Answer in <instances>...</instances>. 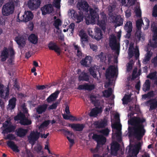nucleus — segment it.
Listing matches in <instances>:
<instances>
[{
    "label": "nucleus",
    "mask_w": 157,
    "mask_h": 157,
    "mask_svg": "<svg viewBox=\"0 0 157 157\" xmlns=\"http://www.w3.org/2000/svg\"><path fill=\"white\" fill-rule=\"evenodd\" d=\"M145 121V119L143 118L135 116L128 120V124L134 126L133 127H128V136L129 137L134 136L138 140L141 139L146 132L143 124Z\"/></svg>",
    "instance_id": "nucleus-1"
},
{
    "label": "nucleus",
    "mask_w": 157,
    "mask_h": 157,
    "mask_svg": "<svg viewBox=\"0 0 157 157\" xmlns=\"http://www.w3.org/2000/svg\"><path fill=\"white\" fill-rule=\"evenodd\" d=\"M77 6L79 11H77L73 10L71 11V14L72 15V17L75 20L76 23H79L83 20V13L82 10L87 13L89 11V6L86 1H83L78 2Z\"/></svg>",
    "instance_id": "nucleus-2"
},
{
    "label": "nucleus",
    "mask_w": 157,
    "mask_h": 157,
    "mask_svg": "<svg viewBox=\"0 0 157 157\" xmlns=\"http://www.w3.org/2000/svg\"><path fill=\"white\" fill-rule=\"evenodd\" d=\"M99 10L97 8H90V13L85 18L86 24L88 25L95 23L99 19Z\"/></svg>",
    "instance_id": "nucleus-3"
},
{
    "label": "nucleus",
    "mask_w": 157,
    "mask_h": 157,
    "mask_svg": "<svg viewBox=\"0 0 157 157\" xmlns=\"http://www.w3.org/2000/svg\"><path fill=\"white\" fill-rule=\"evenodd\" d=\"M116 73V69L114 66L111 65L106 69L105 76L108 79V82L107 83L108 86L111 84V78H114Z\"/></svg>",
    "instance_id": "nucleus-4"
},
{
    "label": "nucleus",
    "mask_w": 157,
    "mask_h": 157,
    "mask_svg": "<svg viewBox=\"0 0 157 157\" xmlns=\"http://www.w3.org/2000/svg\"><path fill=\"white\" fill-rule=\"evenodd\" d=\"M14 8L13 5L7 2L4 5L2 8V14L5 16H8L13 12Z\"/></svg>",
    "instance_id": "nucleus-5"
},
{
    "label": "nucleus",
    "mask_w": 157,
    "mask_h": 157,
    "mask_svg": "<svg viewBox=\"0 0 157 157\" xmlns=\"http://www.w3.org/2000/svg\"><path fill=\"white\" fill-rule=\"evenodd\" d=\"M20 14L17 15L18 21H24L27 22L29 21L32 20L33 17V15L31 11H27L25 12L24 14L22 15L21 18H19Z\"/></svg>",
    "instance_id": "nucleus-6"
},
{
    "label": "nucleus",
    "mask_w": 157,
    "mask_h": 157,
    "mask_svg": "<svg viewBox=\"0 0 157 157\" xmlns=\"http://www.w3.org/2000/svg\"><path fill=\"white\" fill-rule=\"evenodd\" d=\"M3 126L5 128L3 132L6 134L14 132L16 128V126L11 124L10 120L6 121L3 124Z\"/></svg>",
    "instance_id": "nucleus-7"
},
{
    "label": "nucleus",
    "mask_w": 157,
    "mask_h": 157,
    "mask_svg": "<svg viewBox=\"0 0 157 157\" xmlns=\"http://www.w3.org/2000/svg\"><path fill=\"white\" fill-rule=\"evenodd\" d=\"M124 28L127 32L125 36V38L128 39H129L132 30L133 26L132 22L129 21H127L124 26Z\"/></svg>",
    "instance_id": "nucleus-8"
},
{
    "label": "nucleus",
    "mask_w": 157,
    "mask_h": 157,
    "mask_svg": "<svg viewBox=\"0 0 157 157\" xmlns=\"http://www.w3.org/2000/svg\"><path fill=\"white\" fill-rule=\"evenodd\" d=\"M92 138L96 141L97 143V146L99 145H103L106 142V138L102 135H98L96 134H93Z\"/></svg>",
    "instance_id": "nucleus-9"
},
{
    "label": "nucleus",
    "mask_w": 157,
    "mask_h": 157,
    "mask_svg": "<svg viewBox=\"0 0 157 157\" xmlns=\"http://www.w3.org/2000/svg\"><path fill=\"white\" fill-rule=\"evenodd\" d=\"M41 2L40 0H29L28 2V6L30 10H33L39 7Z\"/></svg>",
    "instance_id": "nucleus-10"
},
{
    "label": "nucleus",
    "mask_w": 157,
    "mask_h": 157,
    "mask_svg": "<svg viewBox=\"0 0 157 157\" xmlns=\"http://www.w3.org/2000/svg\"><path fill=\"white\" fill-rule=\"evenodd\" d=\"M40 134V133L38 132L37 131L31 132L28 137L29 142L33 144H34L35 141L39 139Z\"/></svg>",
    "instance_id": "nucleus-11"
},
{
    "label": "nucleus",
    "mask_w": 157,
    "mask_h": 157,
    "mask_svg": "<svg viewBox=\"0 0 157 157\" xmlns=\"http://www.w3.org/2000/svg\"><path fill=\"white\" fill-rule=\"evenodd\" d=\"M94 124L97 128H105L108 125V121L106 119L104 118L94 121Z\"/></svg>",
    "instance_id": "nucleus-12"
},
{
    "label": "nucleus",
    "mask_w": 157,
    "mask_h": 157,
    "mask_svg": "<svg viewBox=\"0 0 157 157\" xmlns=\"http://www.w3.org/2000/svg\"><path fill=\"white\" fill-rule=\"evenodd\" d=\"M154 34L152 36V41H150V46L154 48H157V27H154L153 29Z\"/></svg>",
    "instance_id": "nucleus-13"
},
{
    "label": "nucleus",
    "mask_w": 157,
    "mask_h": 157,
    "mask_svg": "<svg viewBox=\"0 0 157 157\" xmlns=\"http://www.w3.org/2000/svg\"><path fill=\"white\" fill-rule=\"evenodd\" d=\"M15 41L18 45V47L21 49L24 48L26 44V40L23 36H18L15 37Z\"/></svg>",
    "instance_id": "nucleus-14"
},
{
    "label": "nucleus",
    "mask_w": 157,
    "mask_h": 157,
    "mask_svg": "<svg viewBox=\"0 0 157 157\" xmlns=\"http://www.w3.org/2000/svg\"><path fill=\"white\" fill-rule=\"evenodd\" d=\"M79 36L81 37V42L82 46L84 47L85 43L88 42V36L83 30H81L79 33Z\"/></svg>",
    "instance_id": "nucleus-15"
},
{
    "label": "nucleus",
    "mask_w": 157,
    "mask_h": 157,
    "mask_svg": "<svg viewBox=\"0 0 157 157\" xmlns=\"http://www.w3.org/2000/svg\"><path fill=\"white\" fill-rule=\"evenodd\" d=\"M68 126L71 127L74 131H81L85 127L83 124H69Z\"/></svg>",
    "instance_id": "nucleus-16"
},
{
    "label": "nucleus",
    "mask_w": 157,
    "mask_h": 157,
    "mask_svg": "<svg viewBox=\"0 0 157 157\" xmlns=\"http://www.w3.org/2000/svg\"><path fill=\"white\" fill-rule=\"evenodd\" d=\"M4 86L2 84H0V97L1 98L6 99L7 98L9 94L10 88L8 86L6 89V93L5 95H4Z\"/></svg>",
    "instance_id": "nucleus-17"
},
{
    "label": "nucleus",
    "mask_w": 157,
    "mask_h": 157,
    "mask_svg": "<svg viewBox=\"0 0 157 157\" xmlns=\"http://www.w3.org/2000/svg\"><path fill=\"white\" fill-rule=\"evenodd\" d=\"M93 59L90 56H87L85 58L82 59L80 61V63L84 67H89L91 64Z\"/></svg>",
    "instance_id": "nucleus-18"
},
{
    "label": "nucleus",
    "mask_w": 157,
    "mask_h": 157,
    "mask_svg": "<svg viewBox=\"0 0 157 157\" xmlns=\"http://www.w3.org/2000/svg\"><path fill=\"white\" fill-rule=\"evenodd\" d=\"M48 47L50 50H54L57 53L58 56L60 55V48L56 43L52 41L50 42L48 44Z\"/></svg>",
    "instance_id": "nucleus-19"
},
{
    "label": "nucleus",
    "mask_w": 157,
    "mask_h": 157,
    "mask_svg": "<svg viewBox=\"0 0 157 157\" xmlns=\"http://www.w3.org/2000/svg\"><path fill=\"white\" fill-rule=\"evenodd\" d=\"M112 22L116 23V26H120L123 24V19L120 16H112Z\"/></svg>",
    "instance_id": "nucleus-20"
},
{
    "label": "nucleus",
    "mask_w": 157,
    "mask_h": 157,
    "mask_svg": "<svg viewBox=\"0 0 157 157\" xmlns=\"http://www.w3.org/2000/svg\"><path fill=\"white\" fill-rule=\"evenodd\" d=\"M28 132L27 129L19 128L16 129L15 133L17 136L20 137H24Z\"/></svg>",
    "instance_id": "nucleus-21"
},
{
    "label": "nucleus",
    "mask_w": 157,
    "mask_h": 157,
    "mask_svg": "<svg viewBox=\"0 0 157 157\" xmlns=\"http://www.w3.org/2000/svg\"><path fill=\"white\" fill-rule=\"evenodd\" d=\"M42 14L43 15H46L47 13H50L53 10V7L50 5L44 6L41 8Z\"/></svg>",
    "instance_id": "nucleus-22"
},
{
    "label": "nucleus",
    "mask_w": 157,
    "mask_h": 157,
    "mask_svg": "<svg viewBox=\"0 0 157 157\" xmlns=\"http://www.w3.org/2000/svg\"><path fill=\"white\" fill-rule=\"evenodd\" d=\"M48 105L47 104H44L39 105L36 109L37 113L38 114H41L45 112L47 110Z\"/></svg>",
    "instance_id": "nucleus-23"
},
{
    "label": "nucleus",
    "mask_w": 157,
    "mask_h": 157,
    "mask_svg": "<svg viewBox=\"0 0 157 157\" xmlns=\"http://www.w3.org/2000/svg\"><path fill=\"white\" fill-rule=\"evenodd\" d=\"M102 112V109L101 107H95L91 110L89 115L91 117H96L98 114L101 113Z\"/></svg>",
    "instance_id": "nucleus-24"
},
{
    "label": "nucleus",
    "mask_w": 157,
    "mask_h": 157,
    "mask_svg": "<svg viewBox=\"0 0 157 157\" xmlns=\"http://www.w3.org/2000/svg\"><path fill=\"white\" fill-rule=\"evenodd\" d=\"M9 50L8 49L4 47L1 52L0 57L1 60L2 61H5L9 56Z\"/></svg>",
    "instance_id": "nucleus-25"
},
{
    "label": "nucleus",
    "mask_w": 157,
    "mask_h": 157,
    "mask_svg": "<svg viewBox=\"0 0 157 157\" xmlns=\"http://www.w3.org/2000/svg\"><path fill=\"white\" fill-rule=\"evenodd\" d=\"M95 35L94 38L97 40H99L102 38V32L101 29L98 28H96L95 30Z\"/></svg>",
    "instance_id": "nucleus-26"
},
{
    "label": "nucleus",
    "mask_w": 157,
    "mask_h": 157,
    "mask_svg": "<svg viewBox=\"0 0 157 157\" xmlns=\"http://www.w3.org/2000/svg\"><path fill=\"white\" fill-rule=\"evenodd\" d=\"M78 79L79 81H82L89 82V76L87 73L83 71L79 75Z\"/></svg>",
    "instance_id": "nucleus-27"
},
{
    "label": "nucleus",
    "mask_w": 157,
    "mask_h": 157,
    "mask_svg": "<svg viewBox=\"0 0 157 157\" xmlns=\"http://www.w3.org/2000/svg\"><path fill=\"white\" fill-rule=\"evenodd\" d=\"M28 39L30 42L35 44L37 43L38 40V36L33 33H32L29 36Z\"/></svg>",
    "instance_id": "nucleus-28"
},
{
    "label": "nucleus",
    "mask_w": 157,
    "mask_h": 157,
    "mask_svg": "<svg viewBox=\"0 0 157 157\" xmlns=\"http://www.w3.org/2000/svg\"><path fill=\"white\" fill-rule=\"evenodd\" d=\"M7 145L13 150V151L18 152L20 150L18 149V147L16 146L14 142L13 141H8L7 142Z\"/></svg>",
    "instance_id": "nucleus-29"
},
{
    "label": "nucleus",
    "mask_w": 157,
    "mask_h": 157,
    "mask_svg": "<svg viewBox=\"0 0 157 157\" xmlns=\"http://www.w3.org/2000/svg\"><path fill=\"white\" fill-rule=\"evenodd\" d=\"M152 54L153 53L152 52H151L150 51L148 50L144 59L143 60V63L145 64L147 63L150 60Z\"/></svg>",
    "instance_id": "nucleus-30"
},
{
    "label": "nucleus",
    "mask_w": 157,
    "mask_h": 157,
    "mask_svg": "<svg viewBox=\"0 0 157 157\" xmlns=\"http://www.w3.org/2000/svg\"><path fill=\"white\" fill-rule=\"evenodd\" d=\"M16 101V98L15 97H13L9 100L8 106L10 109L12 110L15 107Z\"/></svg>",
    "instance_id": "nucleus-31"
},
{
    "label": "nucleus",
    "mask_w": 157,
    "mask_h": 157,
    "mask_svg": "<svg viewBox=\"0 0 157 157\" xmlns=\"http://www.w3.org/2000/svg\"><path fill=\"white\" fill-rule=\"evenodd\" d=\"M150 88L151 82L149 80L147 79L146 80L143 86L142 90L146 92L149 91L150 90Z\"/></svg>",
    "instance_id": "nucleus-32"
},
{
    "label": "nucleus",
    "mask_w": 157,
    "mask_h": 157,
    "mask_svg": "<svg viewBox=\"0 0 157 157\" xmlns=\"http://www.w3.org/2000/svg\"><path fill=\"white\" fill-rule=\"evenodd\" d=\"M135 40L137 42H139L142 38L143 40V36H142V33L140 30H137L135 33Z\"/></svg>",
    "instance_id": "nucleus-33"
},
{
    "label": "nucleus",
    "mask_w": 157,
    "mask_h": 157,
    "mask_svg": "<svg viewBox=\"0 0 157 157\" xmlns=\"http://www.w3.org/2000/svg\"><path fill=\"white\" fill-rule=\"evenodd\" d=\"M25 114L21 112L17 114V115L14 117V120L15 121L19 120L21 121V120L25 118Z\"/></svg>",
    "instance_id": "nucleus-34"
},
{
    "label": "nucleus",
    "mask_w": 157,
    "mask_h": 157,
    "mask_svg": "<svg viewBox=\"0 0 157 157\" xmlns=\"http://www.w3.org/2000/svg\"><path fill=\"white\" fill-rule=\"evenodd\" d=\"M98 25L101 27L103 30H105L106 26V21L105 19H103L101 20H98Z\"/></svg>",
    "instance_id": "nucleus-35"
},
{
    "label": "nucleus",
    "mask_w": 157,
    "mask_h": 157,
    "mask_svg": "<svg viewBox=\"0 0 157 157\" xmlns=\"http://www.w3.org/2000/svg\"><path fill=\"white\" fill-rule=\"evenodd\" d=\"M9 49L10 56V58L9 61L10 63H11L13 61V59H14V57L15 52L13 48H9Z\"/></svg>",
    "instance_id": "nucleus-36"
},
{
    "label": "nucleus",
    "mask_w": 157,
    "mask_h": 157,
    "mask_svg": "<svg viewBox=\"0 0 157 157\" xmlns=\"http://www.w3.org/2000/svg\"><path fill=\"white\" fill-rule=\"evenodd\" d=\"M119 144L117 143H114L112 145L111 147V152H114L117 153L119 150Z\"/></svg>",
    "instance_id": "nucleus-37"
},
{
    "label": "nucleus",
    "mask_w": 157,
    "mask_h": 157,
    "mask_svg": "<svg viewBox=\"0 0 157 157\" xmlns=\"http://www.w3.org/2000/svg\"><path fill=\"white\" fill-rule=\"evenodd\" d=\"M19 123L22 125H27L30 124L32 122L30 120H29L25 117V118L20 121Z\"/></svg>",
    "instance_id": "nucleus-38"
},
{
    "label": "nucleus",
    "mask_w": 157,
    "mask_h": 157,
    "mask_svg": "<svg viewBox=\"0 0 157 157\" xmlns=\"http://www.w3.org/2000/svg\"><path fill=\"white\" fill-rule=\"evenodd\" d=\"M88 71L90 74L94 78H95L97 77L96 71L94 67L91 66L88 69Z\"/></svg>",
    "instance_id": "nucleus-39"
},
{
    "label": "nucleus",
    "mask_w": 157,
    "mask_h": 157,
    "mask_svg": "<svg viewBox=\"0 0 157 157\" xmlns=\"http://www.w3.org/2000/svg\"><path fill=\"white\" fill-rule=\"evenodd\" d=\"M112 94V89L111 88H108V90H106L103 93V96L105 98L110 97Z\"/></svg>",
    "instance_id": "nucleus-40"
},
{
    "label": "nucleus",
    "mask_w": 157,
    "mask_h": 157,
    "mask_svg": "<svg viewBox=\"0 0 157 157\" xmlns=\"http://www.w3.org/2000/svg\"><path fill=\"white\" fill-rule=\"evenodd\" d=\"M122 4H125L126 6H131L135 4L134 1H132V0H121Z\"/></svg>",
    "instance_id": "nucleus-41"
},
{
    "label": "nucleus",
    "mask_w": 157,
    "mask_h": 157,
    "mask_svg": "<svg viewBox=\"0 0 157 157\" xmlns=\"http://www.w3.org/2000/svg\"><path fill=\"white\" fill-rule=\"evenodd\" d=\"M131 96L129 95H125L122 99V104L123 105L127 104L129 102V100L131 98Z\"/></svg>",
    "instance_id": "nucleus-42"
},
{
    "label": "nucleus",
    "mask_w": 157,
    "mask_h": 157,
    "mask_svg": "<svg viewBox=\"0 0 157 157\" xmlns=\"http://www.w3.org/2000/svg\"><path fill=\"white\" fill-rule=\"evenodd\" d=\"M116 6L114 5H110L108 7V10L109 12V15L112 17V16H114L112 13L113 11L115 10Z\"/></svg>",
    "instance_id": "nucleus-43"
},
{
    "label": "nucleus",
    "mask_w": 157,
    "mask_h": 157,
    "mask_svg": "<svg viewBox=\"0 0 157 157\" xmlns=\"http://www.w3.org/2000/svg\"><path fill=\"white\" fill-rule=\"evenodd\" d=\"M109 130L108 128H106L100 130L99 132L103 135L107 136L109 135Z\"/></svg>",
    "instance_id": "nucleus-44"
},
{
    "label": "nucleus",
    "mask_w": 157,
    "mask_h": 157,
    "mask_svg": "<svg viewBox=\"0 0 157 157\" xmlns=\"http://www.w3.org/2000/svg\"><path fill=\"white\" fill-rule=\"evenodd\" d=\"M62 25L61 21L59 19H57L54 21L53 24L54 25L55 27L57 29H59V26Z\"/></svg>",
    "instance_id": "nucleus-45"
},
{
    "label": "nucleus",
    "mask_w": 157,
    "mask_h": 157,
    "mask_svg": "<svg viewBox=\"0 0 157 157\" xmlns=\"http://www.w3.org/2000/svg\"><path fill=\"white\" fill-rule=\"evenodd\" d=\"M149 110H152L157 108V100L151 102L150 103Z\"/></svg>",
    "instance_id": "nucleus-46"
},
{
    "label": "nucleus",
    "mask_w": 157,
    "mask_h": 157,
    "mask_svg": "<svg viewBox=\"0 0 157 157\" xmlns=\"http://www.w3.org/2000/svg\"><path fill=\"white\" fill-rule=\"evenodd\" d=\"M143 24V20L142 19H140L137 20L136 21V27L138 30H140L141 29L142 24Z\"/></svg>",
    "instance_id": "nucleus-47"
},
{
    "label": "nucleus",
    "mask_w": 157,
    "mask_h": 157,
    "mask_svg": "<svg viewBox=\"0 0 157 157\" xmlns=\"http://www.w3.org/2000/svg\"><path fill=\"white\" fill-rule=\"evenodd\" d=\"M60 91L59 90H56L54 93L52 94L50 96H51V98L53 101L55 100L58 96V94H59Z\"/></svg>",
    "instance_id": "nucleus-48"
},
{
    "label": "nucleus",
    "mask_w": 157,
    "mask_h": 157,
    "mask_svg": "<svg viewBox=\"0 0 157 157\" xmlns=\"http://www.w3.org/2000/svg\"><path fill=\"white\" fill-rule=\"evenodd\" d=\"M50 122V120H47L44 121L39 126V129H40L41 128H44V127H47L49 124Z\"/></svg>",
    "instance_id": "nucleus-49"
},
{
    "label": "nucleus",
    "mask_w": 157,
    "mask_h": 157,
    "mask_svg": "<svg viewBox=\"0 0 157 157\" xmlns=\"http://www.w3.org/2000/svg\"><path fill=\"white\" fill-rule=\"evenodd\" d=\"M156 76V72L150 73L147 76V78H149L151 79H154Z\"/></svg>",
    "instance_id": "nucleus-50"
},
{
    "label": "nucleus",
    "mask_w": 157,
    "mask_h": 157,
    "mask_svg": "<svg viewBox=\"0 0 157 157\" xmlns=\"http://www.w3.org/2000/svg\"><path fill=\"white\" fill-rule=\"evenodd\" d=\"M86 84V90L91 91L94 90L95 88V85L94 84L89 85L88 83Z\"/></svg>",
    "instance_id": "nucleus-51"
},
{
    "label": "nucleus",
    "mask_w": 157,
    "mask_h": 157,
    "mask_svg": "<svg viewBox=\"0 0 157 157\" xmlns=\"http://www.w3.org/2000/svg\"><path fill=\"white\" fill-rule=\"evenodd\" d=\"M19 2V0H10L9 2H8L10 4L13 5V6L14 8V6H17L18 5Z\"/></svg>",
    "instance_id": "nucleus-52"
},
{
    "label": "nucleus",
    "mask_w": 157,
    "mask_h": 157,
    "mask_svg": "<svg viewBox=\"0 0 157 157\" xmlns=\"http://www.w3.org/2000/svg\"><path fill=\"white\" fill-rule=\"evenodd\" d=\"M139 152V150L137 148L133 149L132 150V154L133 157H137V155Z\"/></svg>",
    "instance_id": "nucleus-53"
},
{
    "label": "nucleus",
    "mask_w": 157,
    "mask_h": 157,
    "mask_svg": "<svg viewBox=\"0 0 157 157\" xmlns=\"http://www.w3.org/2000/svg\"><path fill=\"white\" fill-rule=\"evenodd\" d=\"M98 58L100 60V61L102 62L105 60L106 57L105 54L103 52H101V53L98 56Z\"/></svg>",
    "instance_id": "nucleus-54"
},
{
    "label": "nucleus",
    "mask_w": 157,
    "mask_h": 157,
    "mask_svg": "<svg viewBox=\"0 0 157 157\" xmlns=\"http://www.w3.org/2000/svg\"><path fill=\"white\" fill-rule=\"evenodd\" d=\"M57 106V102L53 103L51 105L49 106L48 108V109L50 110L51 109H56Z\"/></svg>",
    "instance_id": "nucleus-55"
},
{
    "label": "nucleus",
    "mask_w": 157,
    "mask_h": 157,
    "mask_svg": "<svg viewBox=\"0 0 157 157\" xmlns=\"http://www.w3.org/2000/svg\"><path fill=\"white\" fill-rule=\"evenodd\" d=\"M152 15L154 17H157V6L156 5H155L153 8Z\"/></svg>",
    "instance_id": "nucleus-56"
},
{
    "label": "nucleus",
    "mask_w": 157,
    "mask_h": 157,
    "mask_svg": "<svg viewBox=\"0 0 157 157\" xmlns=\"http://www.w3.org/2000/svg\"><path fill=\"white\" fill-rule=\"evenodd\" d=\"M15 139V137L14 135L12 134H10L7 135L6 139H8L10 140H13Z\"/></svg>",
    "instance_id": "nucleus-57"
},
{
    "label": "nucleus",
    "mask_w": 157,
    "mask_h": 157,
    "mask_svg": "<svg viewBox=\"0 0 157 157\" xmlns=\"http://www.w3.org/2000/svg\"><path fill=\"white\" fill-rule=\"evenodd\" d=\"M60 0H54L55 6L58 9L60 8Z\"/></svg>",
    "instance_id": "nucleus-58"
},
{
    "label": "nucleus",
    "mask_w": 157,
    "mask_h": 157,
    "mask_svg": "<svg viewBox=\"0 0 157 157\" xmlns=\"http://www.w3.org/2000/svg\"><path fill=\"white\" fill-rule=\"evenodd\" d=\"M128 55L130 58H131L134 56V51L133 49L129 48Z\"/></svg>",
    "instance_id": "nucleus-59"
},
{
    "label": "nucleus",
    "mask_w": 157,
    "mask_h": 157,
    "mask_svg": "<svg viewBox=\"0 0 157 157\" xmlns=\"http://www.w3.org/2000/svg\"><path fill=\"white\" fill-rule=\"evenodd\" d=\"M121 132L119 131H117L115 133H112V138H113L115 136L117 137L121 136Z\"/></svg>",
    "instance_id": "nucleus-60"
},
{
    "label": "nucleus",
    "mask_w": 157,
    "mask_h": 157,
    "mask_svg": "<svg viewBox=\"0 0 157 157\" xmlns=\"http://www.w3.org/2000/svg\"><path fill=\"white\" fill-rule=\"evenodd\" d=\"M75 27V24L74 23H72L70 24L69 26V28L71 29V33L72 34L73 33Z\"/></svg>",
    "instance_id": "nucleus-61"
},
{
    "label": "nucleus",
    "mask_w": 157,
    "mask_h": 157,
    "mask_svg": "<svg viewBox=\"0 0 157 157\" xmlns=\"http://www.w3.org/2000/svg\"><path fill=\"white\" fill-rule=\"evenodd\" d=\"M131 15V10L128 9L125 11V16L127 18H129Z\"/></svg>",
    "instance_id": "nucleus-62"
},
{
    "label": "nucleus",
    "mask_w": 157,
    "mask_h": 157,
    "mask_svg": "<svg viewBox=\"0 0 157 157\" xmlns=\"http://www.w3.org/2000/svg\"><path fill=\"white\" fill-rule=\"evenodd\" d=\"M91 102L92 103H95L96 102V97L94 95H91L90 97Z\"/></svg>",
    "instance_id": "nucleus-63"
},
{
    "label": "nucleus",
    "mask_w": 157,
    "mask_h": 157,
    "mask_svg": "<svg viewBox=\"0 0 157 157\" xmlns=\"http://www.w3.org/2000/svg\"><path fill=\"white\" fill-rule=\"evenodd\" d=\"M90 48L93 51H96L97 49V47L96 45L93 44H90Z\"/></svg>",
    "instance_id": "nucleus-64"
}]
</instances>
